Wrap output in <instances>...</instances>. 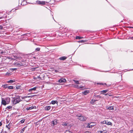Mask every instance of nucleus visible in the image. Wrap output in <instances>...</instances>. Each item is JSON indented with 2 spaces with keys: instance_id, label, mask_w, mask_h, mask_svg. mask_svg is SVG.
<instances>
[{
  "instance_id": "nucleus-21",
  "label": "nucleus",
  "mask_w": 133,
  "mask_h": 133,
  "mask_svg": "<svg viewBox=\"0 0 133 133\" xmlns=\"http://www.w3.org/2000/svg\"><path fill=\"white\" fill-rule=\"evenodd\" d=\"M40 48H36L35 50V51H39L40 50Z\"/></svg>"
},
{
  "instance_id": "nucleus-16",
  "label": "nucleus",
  "mask_w": 133,
  "mask_h": 133,
  "mask_svg": "<svg viewBox=\"0 0 133 133\" xmlns=\"http://www.w3.org/2000/svg\"><path fill=\"white\" fill-rule=\"evenodd\" d=\"M15 81V80H11L8 81L7 83H12L14 82Z\"/></svg>"
},
{
  "instance_id": "nucleus-25",
  "label": "nucleus",
  "mask_w": 133,
  "mask_h": 133,
  "mask_svg": "<svg viewBox=\"0 0 133 133\" xmlns=\"http://www.w3.org/2000/svg\"><path fill=\"white\" fill-rule=\"evenodd\" d=\"M97 84H99L102 85H107V84L106 83H98Z\"/></svg>"
},
{
  "instance_id": "nucleus-1",
  "label": "nucleus",
  "mask_w": 133,
  "mask_h": 133,
  "mask_svg": "<svg viewBox=\"0 0 133 133\" xmlns=\"http://www.w3.org/2000/svg\"><path fill=\"white\" fill-rule=\"evenodd\" d=\"M16 98L12 97L13 100L12 102L13 104H15L19 103L20 102L22 101V100L20 99V96H16Z\"/></svg>"
},
{
  "instance_id": "nucleus-2",
  "label": "nucleus",
  "mask_w": 133,
  "mask_h": 133,
  "mask_svg": "<svg viewBox=\"0 0 133 133\" xmlns=\"http://www.w3.org/2000/svg\"><path fill=\"white\" fill-rule=\"evenodd\" d=\"M78 119L79 120L83 121H85L87 119V117L82 115L79 114L76 115Z\"/></svg>"
},
{
  "instance_id": "nucleus-36",
  "label": "nucleus",
  "mask_w": 133,
  "mask_h": 133,
  "mask_svg": "<svg viewBox=\"0 0 133 133\" xmlns=\"http://www.w3.org/2000/svg\"><path fill=\"white\" fill-rule=\"evenodd\" d=\"M26 96H24V97H21V98L22 99H24L25 98H26Z\"/></svg>"
},
{
  "instance_id": "nucleus-23",
  "label": "nucleus",
  "mask_w": 133,
  "mask_h": 133,
  "mask_svg": "<svg viewBox=\"0 0 133 133\" xmlns=\"http://www.w3.org/2000/svg\"><path fill=\"white\" fill-rule=\"evenodd\" d=\"M8 86L7 84H5L3 86L4 88H8Z\"/></svg>"
},
{
  "instance_id": "nucleus-52",
  "label": "nucleus",
  "mask_w": 133,
  "mask_h": 133,
  "mask_svg": "<svg viewBox=\"0 0 133 133\" xmlns=\"http://www.w3.org/2000/svg\"><path fill=\"white\" fill-rule=\"evenodd\" d=\"M131 28H133V27H131Z\"/></svg>"
},
{
  "instance_id": "nucleus-41",
  "label": "nucleus",
  "mask_w": 133,
  "mask_h": 133,
  "mask_svg": "<svg viewBox=\"0 0 133 133\" xmlns=\"http://www.w3.org/2000/svg\"><path fill=\"white\" fill-rule=\"evenodd\" d=\"M55 71L56 72H58L59 71V70H58L57 69H56V70H55Z\"/></svg>"
},
{
  "instance_id": "nucleus-28",
  "label": "nucleus",
  "mask_w": 133,
  "mask_h": 133,
  "mask_svg": "<svg viewBox=\"0 0 133 133\" xmlns=\"http://www.w3.org/2000/svg\"><path fill=\"white\" fill-rule=\"evenodd\" d=\"M62 125L64 126H67V124L66 123H63L62 124Z\"/></svg>"
},
{
  "instance_id": "nucleus-32",
  "label": "nucleus",
  "mask_w": 133,
  "mask_h": 133,
  "mask_svg": "<svg viewBox=\"0 0 133 133\" xmlns=\"http://www.w3.org/2000/svg\"><path fill=\"white\" fill-rule=\"evenodd\" d=\"M102 124H106V122L105 121H103L102 122H101Z\"/></svg>"
},
{
  "instance_id": "nucleus-50",
  "label": "nucleus",
  "mask_w": 133,
  "mask_h": 133,
  "mask_svg": "<svg viewBox=\"0 0 133 133\" xmlns=\"http://www.w3.org/2000/svg\"><path fill=\"white\" fill-rule=\"evenodd\" d=\"M2 18V17H0V19Z\"/></svg>"
},
{
  "instance_id": "nucleus-12",
  "label": "nucleus",
  "mask_w": 133,
  "mask_h": 133,
  "mask_svg": "<svg viewBox=\"0 0 133 133\" xmlns=\"http://www.w3.org/2000/svg\"><path fill=\"white\" fill-rule=\"evenodd\" d=\"M37 88V87H35L33 88L30 89L29 90V92H30L32 90H34V91Z\"/></svg>"
},
{
  "instance_id": "nucleus-3",
  "label": "nucleus",
  "mask_w": 133,
  "mask_h": 133,
  "mask_svg": "<svg viewBox=\"0 0 133 133\" xmlns=\"http://www.w3.org/2000/svg\"><path fill=\"white\" fill-rule=\"evenodd\" d=\"M96 123L93 122H91L90 123H88L87 124V127L88 128H92L93 126L96 125Z\"/></svg>"
},
{
  "instance_id": "nucleus-4",
  "label": "nucleus",
  "mask_w": 133,
  "mask_h": 133,
  "mask_svg": "<svg viewBox=\"0 0 133 133\" xmlns=\"http://www.w3.org/2000/svg\"><path fill=\"white\" fill-rule=\"evenodd\" d=\"M57 120L56 119H55L54 121L52 122V123H51V125L52 126H54L57 123Z\"/></svg>"
},
{
  "instance_id": "nucleus-40",
  "label": "nucleus",
  "mask_w": 133,
  "mask_h": 133,
  "mask_svg": "<svg viewBox=\"0 0 133 133\" xmlns=\"http://www.w3.org/2000/svg\"><path fill=\"white\" fill-rule=\"evenodd\" d=\"M3 29V27L1 25H0V29Z\"/></svg>"
},
{
  "instance_id": "nucleus-15",
  "label": "nucleus",
  "mask_w": 133,
  "mask_h": 133,
  "mask_svg": "<svg viewBox=\"0 0 133 133\" xmlns=\"http://www.w3.org/2000/svg\"><path fill=\"white\" fill-rule=\"evenodd\" d=\"M51 103L53 104H55V103L57 104L58 102L55 101H51Z\"/></svg>"
},
{
  "instance_id": "nucleus-43",
  "label": "nucleus",
  "mask_w": 133,
  "mask_h": 133,
  "mask_svg": "<svg viewBox=\"0 0 133 133\" xmlns=\"http://www.w3.org/2000/svg\"><path fill=\"white\" fill-rule=\"evenodd\" d=\"M26 96V98H27V97H28V98H29V97H31V96Z\"/></svg>"
},
{
  "instance_id": "nucleus-5",
  "label": "nucleus",
  "mask_w": 133,
  "mask_h": 133,
  "mask_svg": "<svg viewBox=\"0 0 133 133\" xmlns=\"http://www.w3.org/2000/svg\"><path fill=\"white\" fill-rule=\"evenodd\" d=\"M66 81L65 78H61L58 80V82L59 83L64 82H65Z\"/></svg>"
},
{
  "instance_id": "nucleus-18",
  "label": "nucleus",
  "mask_w": 133,
  "mask_h": 133,
  "mask_svg": "<svg viewBox=\"0 0 133 133\" xmlns=\"http://www.w3.org/2000/svg\"><path fill=\"white\" fill-rule=\"evenodd\" d=\"M8 88L9 89H13L14 87L13 86H8Z\"/></svg>"
},
{
  "instance_id": "nucleus-31",
  "label": "nucleus",
  "mask_w": 133,
  "mask_h": 133,
  "mask_svg": "<svg viewBox=\"0 0 133 133\" xmlns=\"http://www.w3.org/2000/svg\"><path fill=\"white\" fill-rule=\"evenodd\" d=\"M25 130V127L23 128L22 130L20 133H23Z\"/></svg>"
},
{
  "instance_id": "nucleus-39",
  "label": "nucleus",
  "mask_w": 133,
  "mask_h": 133,
  "mask_svg": "<svg viewBox=\"0 0 133 133\" xmlns=\"http://www.w3.org/2000/svg\"><path fill=\"white\" fill-rule=\"evenodd\" d=\"M18 65H20V66H21V65H22V63H18Z\"/></svg>"
},
{
  "instance_id": "nucleus-11",
  "label": "nucleus",
  "mask_w": 133,
  "mask_h": 133,
  "mask_svg": "<svg viewBox=\"0 0 133 133\" xmlns=\"http://www.w3.org/2000/svg\"><path fill=\"white\" fill-rule=\"evenodd\" d=\"M51 108V106H46L45 108V109L46 110H49Z\"/></svg>"
},
{
  "instance_id": "nucleus-13",
  "label": "nucleus",
  "mask_w": 133,
  "mask_h": 133,
  "mask_svg": "<svg viewBox=\"0 0 133 133\" xmlns=\"http://www.w3.org/2000/svg\"><path fill=\"white\" fill-rule=\"evenodd\" d=\"M35 107L34 106H31L30 107H27L26 108V109L27 110H30L32 109H34Z\"/></svg>"
},
{
  "instance_id": "nucleus-47",
  "label": "nucleus",
  "mask_w": 133,
  "mask_h": 133,
  "mask_svg": "<svg viewBox=\"0 0 133 133\" xmlns=\"http://www.w3.org/2000/svg\"><path fill=\"white\" fill-rule=\"evenodd\" d=\"M3 53V51H2V52H1V54H2Z\"/></svg>"
},
{
  "instance_id": "nucleus-46",
  "label": "nucleus",
  "mask_w": 133,
  "mask_h": 133,
  "mask_svg": "<svg viewBox=\"0 0 133 133\" xmlns=\"http://www.w3.org/2000/svg\"><path fill=\"white\" fill-rule=\"evenodd\" d=\"M60 69V68H58L57 69L58 70H59Z\"/></svg>"
},
{
  "instance_id": "nucleus-54",
  "label": "nucleus",
  "mask_w": 133,
  "mask_h": 133,
  "mask_svg": "<svg viewBox=\"0 0 133 133\" xmlns=\"http://www.w3.org/2000/svg\"><path fill=\"white\" fill-rule=\"evenodd\" d=\"M1 57L0 56V58H1Z\"/></svg>"
},
{
  "instance_id": "nucleus-19",
  "label": "nucleus",
  "mask_w": 133,
  "mask_h": 133,
  "mask_svg": "<svg viewBox=\"0 0 133 133\" xmlns=\"http://www.w3.org/2000/svg\"><path fill=\"white\" fill-rule=\"evenodd\" d=\"M83 38V37H80L79 36H77L76 37V39H80Z\"/></svg>"
},
{
  "instance_id": "nucleus-14",
  "label": "nucleus",
  "mask_w": 133,
  "mask_h": 133,
  "mask_svg": "<svg viewBox=\"0 0 133 133\" xmlns=\"http://www.w3.org/2000/svg\"><path fill=\"white\" fill-rule=\"evenodd\" d=\"M89 90H87L84 91V92H82V93L85 95H87L88 93H89Z\"/></svg>"
},
{
  "instance_id": "nucleus-44",
  "label": "nucleus",
  "mask_w": 133,
  "mask_h": 133,
  "mask_svg": "<svg viewBox=\"0 0 133 133\" xmlns=\"http://www.w3.org/2000/svg\"><path fill=\"white\" fill-rule=\"evenodd\" d=\"M105 95H108V96H110V95H109V94H105Z\"/></svg>"
},
{
  "instance_id": "nucleus-10",
  "label": "nucleus",
  "mask_w": 133,
  "mask_h": 133,
  "mask_svg": "<svg viewBox=\"0 0 133 133\" xmlns=\"http://www.w3.org/2000/svg\"><path fill=\"white\" fill-rule=\"evenodd\" d=\"M38 3L41 5H44L45 4V1H39Z\"/></svg>"
},
{
  "instance_id": "nucleus-17",
  "label": "nucleus",
  "mask_w": 133,
  "mask_h": 133,
  "mask_svg": "<svg viewBox=\"0 0 133 133\" xmlns=\"http://www.w3.org/2000/svg\"><path fill=\"white\" fill-rule=\"evenodd\" d=\"M108 91V90H105L102 91H101V92L103 94H104L106 93Z\"/></svg>"
},
{
  "instance_id": "nucleus-30",
  "label": "nucleus",
  "mask_w": 133,
  "mask_h": 133,
  "mask_svg": "<svg viewBox=\"0 0 133 133\" xmlns=\"http://www.w3.org/2000/svg\"><path fill=\"white\" fill-rule=\"evenodd\" d=\"M25 121V119H23L20 121V122L22 123H24Z\"/></svg>"
},
{
  "instance_id": "nucleus-37",
  "label": "nucleus",
  "mask_w": 133,
  "mask_h": 133,
  "mask_svg": "<svg viewBox=\"0 0 133 133\" xmlns=\"http://www.w3.org/2000/svg\"><path fill=\"white\" fill-rule=\"evenodd\" d=\"M36 96V95H31V97H33L35 96Z\"/></svg>"
},
{
  "instance_id": "nucleus-6",
  "label": "nucleus",
  "mask_w": 133,
  "mask_h": 133,
  "mask_svg": "<svg viewBox=\"0 0 133 133\" xmlns=\"http://www.w3.org/2000/svg\"><path fill=\"white\" fill-rule=\"evenodd\" d=\"M106 108L109 110H114V107L113 106H107L106 107Z\"/></svg>"
},
{
  "instance_id": "nucleus-49",
  "label": "nucleus",
  "mask_w": 133,
  "mask_h": 133,
  "mask_svg": "<svg viewBox=\"0 0 133 133\" xmlns=\"http://www.w3.org/2000/svg\"><path fill=\"white\" fill-rule=\"evenodd\" d=\"M31 94L30 93H29V94H28V95H30V94Z\"/></svg>"
},
{
  "instance_id": "nucleus-34",
  "label": "nucleus",
  "mask_w": 133,
  "mask_h": 133,
  "mask_svg": "<svg viewBox=\"0 0 133 133\" xmlns=\"http://www.w3.org/2000/svg\"><path fill=\"white\" fill-rule=\"evenodd\" d=\"M21 87L19 85L17 86L16 87V89H20Z\"/></svg>"
},
{
  "instance_id": "nucleus-9",
  "label": "nucleus",
  "mask_w": 133,
  "mask_h": 133,
  "mask_svg": "<svg viewBox=\"0 0 133 133\" xmlns=\"http://www.w3.org/2000/svg\"><path fill=\"white\" fill-rule=\"evenodd\" d=\"M67 57L65 56H62L59 58V59L60 60L63 61L66 59Z\"/></svg>"
},
{
  "instance_id": "nucleus-53",
  "label": "nucleus",
  "mask_w": 133,
  "mask_h": 133,
  "mask_svg": "<svg viewBox=\"0 0 133 133\" xmlns=\"http://www.w3.org/2000/svg\"><path fill=\"white\" fill-rule=\"evenodd\" d=\"M7 74H8V73H6V75H7Z\"/></svg>"
},
{
  "instance_id": "nucleus-27",
  "label": "nucleus",
  "mask_w": 133,
  "mask_h": 133,
  "mask_svg": "<svg viewBox=\"0 0 133 133\" xmlns=\"http://www.w3.org/2000/svg\"><path fill=\"white\" fill-rule=\"evenodd\" d=\"M12 108V106H9L7 107L6 109H10Z\"/></svg>"
},
{
  "instance_id": "nucleus-26",
  "label": "nucleus",
  "mask_w": 133,
  "mask_h": 133,
  "mask_svg": "<svg viewBox=\"0 0 133 133\" xmlns=\"http://www.w3.org/2000/svg\"><path fill=\"white\" fill-rule=\"evenodd\" d=\"M106 124L108 125H112V123L110 122H109L107 123H106Z\"/></svg>"
},
{
  "instance_id": "nucleus-38",
  "label": "nucleus",
  "mask_w": 133,
  "mask_h": 133,
  "mask_svg": "<svg viewBox=\"0 0 133 133\" xmlns=\"http://www.w3.org/2000/svg\"><path fill=\"white\" fill-rule=\"evenodd\" d=\"M103 133H106L107 132V131H106V130H103Z\"/></svg>"
},
{
  "instance_id": "nucleus-20",
  "label": "nucleus",
  "mask_w": 133,
  "mask_h": 133,
  "mask_svg": "<svg viewBox=\"0 0 133 133\" xmlns=\"http://www.w3.org/2000/svg\"><path fill=\"white\" fill-rule=\"evenodd\" d=\"M96 101V100L92 99L90 101V103L92 104H93Z\"/></svg>"
},
{
  "instance_id": "nucleus-22",
  "label": "nucleus",
  "mask_w": 133,
  "mask_h": 133,
  "mask_svg": "<svg viewBox=\"0 0 133 133\" xmlns=\"http://www.w3.org/2000/svg\"><path fill=\"white\" fill-rule=\"evenodd\" d=\"M65 133H73L72 132L70 131H69V130H68L66 131H65Z\"/></svg>"
},
{
  "instance_id": "nucleus-45",
  "label": "nucleus",
  "mask_w": 133,
  "mask_h": 133,
  "mask_svg": "<svg viewBox=\"0 0 133 133\" xmlns=\"http://www.w3.org/2000/svg\"><path fill=\"white\" fill-rule=\"evenodd\" d=\"M131 133H133V130H131L130 131Z\"/></svg>"
},
{
  "instance_id": "nucleus-7",
  "label": "nucleus",
  "mask_w": 133,
  "mask_h": 133,
  "mask_svg": "<svg viewBox=\"0 0 133 133\" xmlns=\"http://www.w3.org/2000/svg\"><path fill=\"white\" fill-rule=\"evenodd\" d=\"M2 104L5 105L7 104L6 101L5 99H3V98H2Z\"/></svg>"
},
{
  "instance_id": "nucleus-8",
  "label": "nucleus",
  "mask_w": 133,
  "mask_h": 133,
  "mask_svg": "<svg viewBox=\"0 0 133 133\" xmlns=\"http://www.w3.org/2000/svg\"><path fill=\"white\" fill-rule=\"evenodd\" d=\"M5 100L6 101L7 104H9V102H10V98L9 97H6L5 98Z\"/></svg>"
},
{
  "instance_id": "nucleus-48",
  "label": "nucleus",
  "mask_w": 133,
  "mask_h": 133,
  "mask_svg": "<svg viewBox=\"0 0 133 133\" xmlns=\"http://www.w3.org/2000/svg\"><path fill=\"white\" fill-rule=\"evenodd\" d=\"M86 133H91V132H86Z\"/></svg>"
},
{
  "instance_id": "nucleus-24",
  "label": "nucleus",
  "mask_w": 133,
  "mask_h": 133,
  "mask_svg": "<svg viewBox=\"0 0 133 133\" xmlns=\"http://www.w3.org/2000/svg\"><path fill=\"white\" fill-rule=\"evenodd\" d=\"M74 81L75 82V83L77 84H79V82L78 81L74 80Z\"/></svg>"
},
{
  "instance_id": "nucleus-35",
  "label": "nucleus",
  "mask_w": 133,
  "mask_h": 133,
  "mask_svg": "<svg viewBox=\"0 0 133 133\" xmlns=\"http://www.w3.org/2000/svg\"><path fill=\"white\" fill-rule=\"evenodd\" d=\"M103 131H98V133H103Z\"/></svg>"
},
{
  "instance_id": "nucleus-51",
  "label": "nucleus",
  "mask_w": 133,
  "mask_h": 133,
  "mask_svg": "<svg viewBox=\"0 0 133 133\" xmlns=\"http://www.w3.org/2000/svg\"><path fill=\"white\" fill-rule=\"evenodd\" d=\"M37 93V92H36L34 93H33L34 94V93Z\"/></svg>"
},
{
  "instance_id": "nucleus-33",
  "label": "nucleus",
  "mask_w": 133,
  "mask_h": 133,
  "mask_svg": "<svg viewBox=\"0 0 133 133\" xmlns=\"http://www.w3.org/2000/svg\"><path fill=\"white\" fill-rule=\"evenodd\" d=\"M85 42V40H84L80 41L78 42H81V43H83Z\"/></svg>"
},
{
  "instance_id": "nucleus-42",
  "label": "nucleus",
  "mask_w": 133,
  "mask_h": 133,
  "mask_svg": "<svg viewBox=\"0 0 133 133\" xmlns=\"http://www.w3.org/2000/svg\"><path fill=\"white\" fill-rule=\"evenodd\" d=\"M2 125V123L1 122H0V127Z\"/></svg>"
},
{
  "instance_id": "nucleus-29",
  "label": "nucleus",
  "mask_w": 133,
  "mask_h": 133,
  "mask_svg": "<svg viewBox=\"0 0 133 133\" xmlns=\"http://www.w3.org/2000/svg\"><path fill=\"white\" fill-rule=\"evenodd\" d=\"M6 127L8 128V129H10V127L9 126V124H8V125H6Z\"/></svg>"
}]
</instances>
